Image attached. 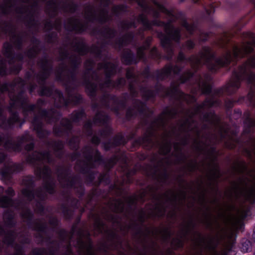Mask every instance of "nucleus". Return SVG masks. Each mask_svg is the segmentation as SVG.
<instances>
[{
    "instance_id": "f257e3e1",
    "label": "nucleus",
    "mask_w": 255,
    "mask_h": 255,
    "mask_svg": "<svg viewBox=\"0 0 255 255\" xmlns=\"http://www.w3.org/2000/svg\"><path fill=\"white\" fill-rule=\"evenodd\" d=\"M217 101L213 98L207 99L201 105L191 110L179 113L175 109H166L160 116L152 124L151 127L146 132L142 137V143L153 144V139L155 136L156 128H162L164 129L165 125L169 119L175 117L176 115L184 116V119L180 122L176 127L172 128L169 131H164L161 136V143L159 151L161 154H166L169 152L171 147V138H176L178 142L174 143V151L172 153L174 160L167 159V164H176L183 161L181 145L188 144L190 140L193 142V147L198 152L203 154L207 161L202 163V167H200L196 162L192 163L189 167L191 171L199 169L207 172L208 178L215 184L220 176L218 166L215 162L217 153L212 143L224 140L227 146L232 148L234 145H228V140L233 141V135L229 132L228 125L221 123L219 119L214 113H210L204 116V122L208 123L215 128V133L210 137H200L196 124L192 117L199 114L203 109L209 108L216 104Z\"/></svg>"
},
{
    "instance_id": "f03ea898",
    "label": "nucleus",
    "mask_w": 255,
    "mask_h": 255,
    "mask_svg": "<svg viewBox=\"0 0 255 255\" xmlns=\"http://www.w3.org/2000/svg\"><path fill=\"white\" fill-rule=\"evenodd\" d=\"M246 41L240 45L233 46V54L230 50L227 51L222 56L214 60L213 54L209 47H204L199 56H191L188 61H190L192 68L196 69L202 64L207 65L211 71L228 65L231 61L244 57L246 54L253 51L255 47V34L251 32L244 33Z\"/></svg>"
},
{
    "instance_id": "7ed1b4c3",
    "label": "nucleus",
    "mask_w": 255,
    "mask_h": 255,
    "mask_svg": "<svg viewBox=\"0 0 255 255\" xmlns=\"http://www.w3.org/2000/svg\"><path fill=\"white\" fill-rule=\"evenodd\" d=\"M72 51L78 55L68 56L65 48L60 51V58L63 61L56 73L57 80L70 83L74 78V72L81 61L79 55H84L88 52V49L82 39L75 38L69 46Z\"/></svg>"
},
{
    "instance_id": "20e7f679",
    "label": "nucleus",
    "mask_w": 255,
    "mask_h": 255,
    "mask_svg": "<svg viewBox=\"0 0 255 255\" xmlns=\"http://www.w3.org/2000/svg\"><path fill=\"white\" fill-rule=\"evenodd\" d=\"M187 196V193L184 190L177 192L168 190L159 197L155 207L149 210L146 208V210H141L139 214L138 219L140 222H142L145 218L161 217L168 211L167 205L169 206V208L171 209V211L168 213V215L172 217L175 215V210L178 205L185 204L188 202V199H186Z\"/></svg>"
},
{
    "instance_id": "39448f33",
    "label": "nucleus",
    "mask_w": 255,
    "mask_h": 255,
    "mask_svg": "<svg viewBox=\"0 0 255 255\" xmlns=\"http://www.w3.org/2000/svg\"><path fill=\"white\" fill-rule=\"evenodd\" d=\"M194 221L192 218H190L181 227L177 237L172 241V245L175 248H180L182 246L184 242L191 240L201 248H205L212 251L214 252L213 255H219L215 251L216 246L214 242L215 237L211 235L204 237L199 233L194 231Z\"/></svg>"
},
{
    "instance_id": "423d86ee",
    "label": "nucleus",
    "mask_w": 255,
    "mask_h": 255,
    "mask_svg": "<svg viewBox=\"0 0 255 255\" xmlns=\"http://www.w3.org/2000/svg\"><path fill=\"white\" fill-rule=\"evenodd\" d=\"M255 66V55L250 58L244 64L235 71L230 82L227 84L226 91L228 94L235 92L240 87L241 81L246 80L248 82L253 84L254 87L248 94V98L253 106H255V85L254 81L255 75L251 71V68Z\"/></svg>"
},
{
    "instance_id": "0eeeda50",
    "label": "nucleus",
    "mask_w": 255,
    "mask_h": 255,
    "mask_svg": "<svg viewBox=\"0 0 255 255\" xmlns=\"http://www.w3.org/2000/svg\"><path fill=\"white\" fill-rule=\"evenodd\" d=\"M72 160L77 159L76 168L83 172H87L89 169L95 167L101 162V156L96 149L91 146L86 147L82 154L78 156L74 155Z\"/></svg>"
},
{
    "instance_id": "6e6552de",
    "label": "nucleus",
    "mask_w": 255,
    "mask_h": 255,
    "mask_svg": "<svg viewBox=\"0 0 255 255\" xmlns=\"http://www.w3.org/2000/svg\"><path fill=\"white\" fill-rule=\"evenodd\" d=\"M52 88L42 87L40 91V95L41 96H49L53 95L55 99V104L57 107H61L67 105L69 103L77 104L79 103L82 100L80 95L75 93L73 90H71L67 86L66 91L67 94V99H65L62 93L58 90H55L53 91Z\"/></svg>"
},
{
    "instance_id": "1a4fd4ad",
    "label": "nucleus",
    "mask_w": 255,
    "mask_h": 255,
    "mask_svg": "<svg viewBox=\"0 0 255 255\" xmlns=\"http://www.w3.org/2000/svg\"><path fill=\"white\" fill-rule=\"evenodd\" d=\"M100 3L99 9H95L93 5H89L85 8V18L89 21H98L99 22H106L110 19L111 16L108 14L105 7L109 5V0H97Z\"/></svg>"
},
{
    "instance_id": "9d476101",
    "label": "nucleus",
    "mask_w": 255,
    "mask_h": 255,
    "mask_svg": "<svg viewBox=\"0 0 255 255\" xmlns=\"http://www.w3.org/2000/svg\"><path fill=\"white\" fill-rule=\"evenodd\" d=\"M94 65L93 60H87L85 63L86 72L85 73V84L86 88V92L88 94L91 96H94L97 89V83L98 79L96 74L92 71Z\"/></svg>"
},
{
    "instance_id": "9b49d317",
    "label": "nucleus",
    "mask_w": 255,
    "mask_h": 255,
    "mask_svg": "<svg viewBox=\"0 0 255 255\" xmlns=\"http://www.w3.org/2000/svg\"><path fill=\"white\" fill-rule=\"evenodd\" d=\"M179 84L178 81L173 82L171 83L169 89H166L160 86L156 93L161 96H170L178 100L185 101L188 103L194 102L195 101L194 97L185 95L178 90Z\"/></svg>"
},
{
    "instance_id": "f8f14e48",
    "label": "nucleus",
    "mask_w": 255,
    "mask_h": 255,
    "mask_svg": "<svg viewBox=\"0 0 255 255\" xmlns=\"http://www.w3.org/2000/svg\"><path fill=\"white\" fill-rule=\"evenodd\" d=\"M98 69H103L107 78L104 83L100 84L101 89L104 87H121L125 84V79L123 78H120L116 83L112 82L108 79L109 77L116 73L115 65L104 61L103 63L98 64Z\"/></svg>"
},
{
    "instance_id": "ddd939ff",
    "label": "nucleus",
    "mask_w": 255,
    "mask_h": 255,
    "mask_svg": "<svg viewBox=\"0 0 255 255\" xmlns=\"http://www.w3.org/2000/svg\"><path fill=\"white\" fill-rule=\"evenodd\" d=\"M35 172L37 176L43 178L44 189L48 193L52 194L54 191V183L50 177V171L48 167L44 166L41 168L37 165Z\"/></svg>"
},
{
    "instance_id": "4468645a",
    "label": "nucleus",
    "mask_w": 255,
    "mask_h": 255,
    "mask_svg": "<svg viewBox=\"0 0 255 255\" xmlns=\"http://www.w3.org/2000/svg\"><path fill=\"white\" fill-rule=\"evenodd\" d=\"M33 183L32 178L31 177H26L22 180V184L27 186V187L22 190V194L27 200L31 201L33 198H36L38 200H43L46 197L45 191H42L41 189L37 190L34 193L30 189Z\"/></svg>"
},
{
    "instance_id": "2eb2a0df",
    "label": "nucleus",
    "mask_w": 255,
    "mask_h": 255,
    "mask_svg": "<svg viewBox=\"0 0 255 255\" xmlns=\"http://www.w3.org/2000/svg\"><path fill=\"white\" fill-rule=\"evenodd\" d=\"M43 101L41 100H38L37 102V105H26L25 108L27 111H33L37 108L39 111V114L40 118L42 119H44L48 123H51L53 122L56 121L60 118V114L59 112L56 110H53L49 112L45 111H42L39 109V106L42 105Z\"/></svg>"
},
{
    "instance_id": "dca6fc26",
    "label": "nucleus",
    "mask_w": 255,
    "mask_h": 255,
    "mask_svg": "<svg viewBox=\"0 0 255 255\" xmlns=\"http://www.w3.org/2000/svg\"><path fill=\"white\" fill-rule=\"evenodd\" d=\"M58 178L60 184L64 187H72L74 188L77 187V186H80V190L81 193L83 191V188L78 180L75 178L71 179L70 177L69 176L68 171L66 169H60L58 170Z\"/></svg>"
},
{
    "instance_id": "f3484780",
    "label": "nucleus",
    "mask_w": 255,
    "mask_h": 255,
    "mask_svg": "<svg viewBox=\"0 0 255 255\" xmlns=\"http://www.w3.org/2000/svg\"><path fill=\"white\" fill-rule=\"evenodd\" d=\"M100 216L105 218L107 220H111L114 222V218L111 215L106 213L105 211L101 212L100 216L97 215L96 216L93 217L95 220V230L99 233L104 232L108 234L109 230L107 227L104 224L103 221L101 220Z\"/></svg>"
},
{
    "instance_id": "a211bd4d",
    "label": "nucleus",
    "mask_w": 255,
    "mask_h": 255,
    "mask_svg": "<svg viewBox=\"0 0 255 255\" xmlns=\"http://www.w3.org/2000/svg\"><path fill=\"white\" fill-rule=\"evenodd\" d=\"M12 39L13 45L9 42H4L2 46V53L5 57L11 59L14 62L16 61V53L13 52L12 47H16V25H15L13 26Z\"/></svg>"
},
{
    "instance_id": "6ab92c4d",
    "label": "nucleus",
    "mask_w": 255,
    "mask_h": 255,
    "mask_svg": "<svg viewBox=\"0 0 255 255\" xmlns=\"http://www.w3.org/2000/svg\"><path fill=\"white\" fill-rule=\"evenodd\" d=\"M39 64L41 68V70L37 75V79L38 80V83L42 84L49 76L52 66L50 61L48 60L46 57L40 61Z\"/></svg>"
},
{
    "instance_id": "aec40b11",
    "label": "nucleus",
    "mask_w": 255,
    "mask_h": 255,
    "mask_svg": "<svg viewBox=\"0 0 255 255\" xmlns=\"http://www.w3.org/2000/svg\"><path fill=\"white\" fill-rule=\"evenodd\" d=\"M15 172V163L12 165L5 163L3 166L0 169V175L2 180L5 182H10L12 179V175Z\"/></svg>"
},
{
    "instance_id": "412c9836",
    "label": "nucleus",
    "mask_w": 255,
    "mask_h": 255,
    "mask_svg": "<svg viewBox=\"0 0 255 255\" xmlns=\"http://www.w3.org/2000/svg\"><path fill=\"white\" fill-rule=\"evenodd\" d=\"M65 26L68 30L74 31L76 32H82L87 28L86 24L73 18L69 19Z\"/></svg>"
},
{
    "instance_id": "4be33fe9",
    "label": "nucleus",
    "mask_w": 255,
    "mask_h": 255,
    "mask_svg": "<svg viewBox=\"0 0 255 255\" xmlns=\"http://www.w3.org/2000/svg\"><path fill=\"white\" fill-rule=\"evenodd\" d=\"M27 161L33 164H38V163L44 162H50L51 161L48 152L42 153L41 152H34L32 155L27 157Z\"/></svg>"
},
{
    "instance_id": "5701e85b",
    "label": "nucleus",
    "mask_w": 255,
    "mask_h": 255,
    "mask_svg": "<svg viewBox=\"0 0 255 255\" xmlns=\"http://www.w3.org/2000/svg\"><path fill=\"white\" fill-rule=\"evenodd\" d=\"M180 71V69L178 66L173 67L171 65H167L160 71L156 72L157 78L158 80H162L167 77L172 72L177 74Z\"/></svg>"
},
{
    "instance_id": "b1692460",
    "label": "nucleus",
    "mask_w": 255,
    "mask_h": 255,
    "mask_svg": "<svg viewBox=\"0 0 255 255\" xmlns=\"http://www.w3.org/2000/svg\"><path fill=\"white\" fill-rule=\"evenodd\" d=\"M247 215L246 211L240 209L238 210L237 215L232 216L229 219V222L233 228H238L241 224V221Z\"/></svg>"
},
{
    "instance_id": "393cba45",
    "label": "nucleus",
    "mask_w": 255,
    "mask_h": 255,
    "mask_svg": "<svg viewBox=\"0 0 255 255\" xmlns=\"http://www.w3.org/2000/svg\"><path fill=\"white\" fill-rule=\"evenodd\" d=\"M211 79V77L209 75H205L204 76L200 77L198 81V85L199 89L203 94H208L211 91V86L209 82Z\"/></svg>"
},
{
    "instance_id": "a878e982",
    "label": "nucleus",
    "mask_w": 255,
    "mask_h": 255,
    "mask_svg": "<svg viewBox=\"0 0 255 255\" xmlns=\"http://www.w3.org/2000/svg\"><path fill=\"white\" fill-rule=\"evenodd\" d=\"M190 200L191 201V203H187V206L189 207L193 206L196 202H197L201 206L205 207V204L207 202L206 193L205 192L203 191L200 195L198 196L194 193L191 195V199Z\"/></svg>"
},
{
    "instance_id": "bb28decb",
    "label": "nucleus",
    "mask_w": 255,
    "mask_h": 255,
    "mask_svg": "<svg viewBox=\"0 0 255 255\" xmlns=\"http://www.w3.org/2000/svg\"><path fill=\"white\" fill-rule=\"evenodd\" d=\"M0 120L1 126L6 127L8 125L10 127L12 124L16 123V111L12 112L11 119H7L6 116L4 115L3 108L0 107Z\"/></svg>"
},
{
    "instance_id": "cd10ccee",
    "label": "nucleus",
    "mask_w": 255,
    "mask_h": 255,
    "mask_svg": "<svg viewBox=\"0 0 255 255\" xmlns=\"http://www.w3.org/2000/svg\"><path fill=\"white\" fill-rule=\"evenodd\" d=\"M72 128V125L71 122L66 119H62L61 121V126L57 127L56 126L54 128V132L58 135L60 136L63 134L65 130H69Z\"/></svg>"
},
{
    "instance_id": "c85d7f7f",
    "label": "nucleus",
    "mask_w": 255,
    "mask_h": 255,
    "mask_svg": "<svg viewBox=\"0 0 255 255\" xmlns=\"http://www.w3.org/2000/svg\"><path fill=\"white\" fill-rule=\"evenodd\" d=\"M126 77L128 80H129L130 79H131V81H129L130 92L132 96H136L135 91L134 88V83L133 82H138V79L137 78L135 77L133 69L128 68L127 69Z\"/></svg>"
},
{
    "instance_id": "c756f323",
    "label": "nucleus",
    "mask_w": 255,
    "mask_h": 255,
    "mask_svg": "<svg viewBox=\"0 0 255 255\" xmlns=\"http://www.w3.org/2000/svg\"><path fill=\"white\" fill-rule=\"evenodd\" d=\"M103 102V104L107 107H110L111 105H116L118 107H119L121 104L122 105H124L123 102L122 103H120V101L117 98L109 95L105 96ZM119 108V107H118L117 108L112 107H111V109L115 111H118Z\"/></svg>"
},
{
    "instance_id": "7c9ffc66",
    "label": "nucleus",
    "mask_w": 255,
    "mask_h": 255,
    "mask_svg": "<svg viewBox=\"0 0 255 255\" xmlns=\"http://www.w3.org/2000/svg\"><path fill=\"white\" fill-rule=\"evenodd\" d=\"M15 239L16 231L15 229H13L12 233H9L4 237L2 242L4 244L7 245H13L14 246V245L16 246ZM13 249L14 251L12 255H16V246L13 247Z\"/></svg>"
},
{
    "instance_id": "2f4dec72",
    "label": "nucleus",
    "mask_w": 255,
    "mask_h": 255,
    "mask_svg": "<svg viewBox=\"0 0 255 255\" xmlns=\"http://www.w3.org/2000/svg\"><path fill=\"white\" fill-rule=\"evenodd\" d=\"M134 109H128L127 111L126 116L128 118H130L133 115H135L137 112H142L145 109V105L144 104L139 101H135L134 102Z\"/></svg>"
},
{
    "instance_id": "473e14b6",
    "label": "nucleus",
    "mask_w": 255,
    "mask_h": 255,
    "mask_svg": "<svg viewBox=\"0 0 255 255\" xmlns=\"http://www.w3.org/2000/svg\"><path fill=\"white\" fill-rule=\"evenodd\" d=\"M13 206L16 208V200H12L11 197L7 196H0V207L3 208Z\"/></svg>"
},
{
    "instance_id": "72a5a7b5",
    "label": "nucleus",
    "mask_w": 255,
    "mask_h": 255,
    "mask_svg": "<svg viewBox=\"0 0 255 255\" xmlns=\"http://www.w3.org/2000/svg\"><path fill=\"white\" fill-rule=\"evenodd\" d=\"M34 128L36 131L37 135L40 138H43L47 135V132L42 128V124L38 121V117H35L33 121Z\"/></svg>"
},
{
    "instance_id": "f704fd0d",
    "label": "nucleus",
    "mask_w": 255,
    "mask_h": 255,
    "mask_svg": "<svg viewBox=\"0 0 255 255\" xmlns=\"http://www.w3.org/2000/svg\"><path fill=\"white\" fill-rule=\"evenodd\" d=\"M15 214L10 209L6 210L3 214V218L4 222L8 225L14 227L16 223L13 221Z\"/></svg>"
},
{
    "instance_id": "c9c22d12",
    "label": "nucleus",
    "mask_w": 255,
    "mask_h": 255,
    "mask_svg": "<svg viewBox=\"0 0 255 255\" xmlns=\"http://www.w3.org/2000/svg\"><path fill=\"white\" fill-rule=\"evenodd\" d=\"M124 203L121 200H116L114 201L110 205V209L115 212H122L124 209Z\"/></svg>"
},
{
    "instance_id": "e433bc0d",
    "label": "nucleus",
    "mask_w": 255,
    "mask_h": 255,
    "mask_svg": "<svg viewBox=\"0 0 255 255\" xmlns=\"http://www.w3.org/2000/svg\"><path fill=\"white\" fill-rule=\"evenodd\" d=\"M230 34L227 33L222 34L219 38L217 42L218 45L221 47L226 48L230 41Z\"/></svg>"
},
{
    "instance_id": "4c0bfd02",
    "label": "nucleus",
    "mask_w": 255,
    "mask_h": 255,
    "mask_svg": "<svg viewBox=\"0 0 255 255\" xmlns=\"http://www.w3.org/2000/svg\"><path fill=\"white\" fill-rule=\"evenodd\" d=\"M108 120V117L104 113L97 114L94 119V124L97 125H101L106 123Z\"/></svg>"
},
{
    "instance_id": "58836bf2",
    "label": "nucleus",
    "mask_w": 255,
    "mask_h": 255,
    "mask_svg": "<svg viewBox=\"0 0 255 255\" xmlns=\"http://www.w3.org/2000/svg\"><path fill=\"white\" fill-rule=\"evenodd\" d=\"M133 54L130 50L128 49L124 51L122 56V60L124 63L128 65L132 63H136L135 61H133Z\"/></svg>"
},
{
    "instance_id": "ea45409f",
    "label": "nucleus",
    "mask_w": 255,
    "mask_h": 255,
    "mask_svg": "<svg viewBox=\"0 0 255 255\" xmlns=\"http://www.w3.org/2000/svg\"><path fill=\"white\" fill-rule=\"evenodd\" d=\"M152 40V37H148L145 42V43L144 44V45L139 47L137 50V55L139 59H141L143 57L144 53L143 51L144 50L147 49L148 47L149 46L150 42Z\"/></svg>"
},
{
    "instance_id": "a19ab883",
    "label": "nucleus",
    "mask_w": 255,
    "mask_h": 255,
    "mask_svg": "<svg viewBox=\"0 0 255 255\" xmlns=\"http://www.w3.org/2000/svg\"><path fill=\"white\" fill-rule=\"evenodd\" d=\"M124 141L123 137L121 135H118L115 137L114 142L112 143H108L105 144L104 147L106 150H109L111 147L114 146H117L121 144H124Z\"/></svg>"
},
{
    "instance_id": "79ce46f5",
    "label": "nucleus",
    "mask_w": 255,
    "mask_h": 255,
    "mask_svg": "<svg viewBox=\"0 0 255 255\" xmlns=\"http://www.w3.org/2000/svg\"><path fill=\"white\" fill-rule=\"evenodd\" d=\"M39 43V41L36 40L34 41L33 47L27 51V55L29 57H33L37 54L40 50L38 46Z\"/></svg>"
},
{
    "instance_id": "37998d69",
    "label": "nucleus",
    "mask_w": 255,
    "mask_h": 255,
    "mask_svg": "<svg viewBox=\"0 0 255 255\" xmlns=\"http://www.w3.org/2000/svg\"><path fill=\"white\" fill-rule=\"evenodd\" d=\"M179 23L181 25L184 27L186 31L190 34H192L195 29V26L194 24H189L184 19H182L179 21Z\"/></svg>"
},
{
    "instance_id": "c03bdc74",
    "label": "nucleus",
    "mask_w": 255,
    "mask_h": 255,
    "mask_svg": "<svg viewBox=\"0 0 255 255\" xmlns=\"http://www.w3.org/2000/svg\"><path fill=\"white\" fill-rule=\"evenodd\" d=\"M255 126V121L251 118L250 117H247L244 122V132L248 133L251 131L250 128Z\"/></svg>"
},
{
    "instance_id": "a18cd8bd",
    "label": "nucleus",
    "mask_w": 255,
    "mask_h": 255,
    "mask_svg": "<svg viewBox=\"0 0 255 255\" xmlns=\"http://www.w3.org/2000/svg\"><path fill=\"white\" fill-rule=\"evenodd\" d=\"M48 147L49 148H52L56 152H58L59 151L61 152V150L63 147V144L61 141H54L50 143L48 145ZM56 154L57 156H60L58 153H56Z\"/></svg>"
},
{
    "instance_id": "49530a36",
    "label": "nucleus",
    "mask_w": 255,
    "mask_h": 255,
    "mask_svg": "<svg viewBox=\"0 0 255 255\" xmlns=\"http://www.w3.org/2000/svg\"><path fill=\"white\" fill-rule=\"evenodd\" d=\"M203 218L200 219L201 222L207 226H210L211 225V215L209 212L208 207L206 208V211L203 213Z\"/></svg>"
},
{
    "instance_id": "de8ad7c7",
    "label": "nucleus",
    "mask_w": 255,
    "mask_h": 255,
    "mask_svg": "<svg viewBox=\"0 0 255 255\" xmlns=\"http://www.w3.org/2000/svg\"><path fill=\"white\" fill-rule=\"evenodd\" d=\"M84 116L83 111L80 110L73 112L71 115V120L73 122H78Z\"/></svg>"
},
{
    "instance_id": "09e8293b",
    "label": "nucleus",
    "mask_w": 255,
    "mask_h": 255,
    "mask_svg": "<svg viewBox=\"0 0 255 255\" xmlns=\"http://www.w3.org/2000/svg\"><path fill=\"white\" fill-rule=\"evenodd\" d=\"M61 25V21L57 20L54 24H52L50 21H47L45 23V28L46 30H50L52 27H54L56 30H58Z\"/></svg>"
},
{
    "instance_id": "8fccbe9b",
    "label": "nucleus",
    "mask_w": 255,
    "mask_h": 255,
    "mask_svg": "<svg viewBox=\"0 0 255 255\" xmlns=\"http://www.w3.org/2000/svg\"><path fill=\"white\" fill-rule=\"evenodd\" d=\"M7 66L3 59H0V76H5L7 75Z\"/></svg>"
},
{
    "instance_id": "3c124183",
    "label": "nucleus",
    "mask_w": 255,
    "mask_h": 255,
    "mask_svg": "<svg viewBox=\"0 0 255 255\" xmlns=\"http://www.w3.org/2000/svg\"><path fill=\"white\" fill-rule=\"evenodd\" d=\"M46 226V225L43 221L38 220L35 222L33 228L35 230L41 232L44 230Z\"/></svg>"
},
{
    "instance_id": "603ef678",
    "label": "nucleus",
    "mask_w": 255,
    "mask_h": 255,
    "mask_svg": "<svg viewBox=\"0 0 255 255\" xmlns=\"http://www.w3.org/2000/svg\"><path fill=\"white\" fill-rule=\"evenodd\" d=\"M10 11V6L8 4L5 2L3 3L0 4V13L6 15H7Z\"/></svg>"
},
{
    "instance_id": "864d4df0",
    "label": "nucleus",
    "mask_w": 255,
    "mask_h": 255,
    "mask_svg": "<svg viewBox=\"0 0 255 255\" xmlns=\"http://www.w3.org/2000/svg\"><path fill=\"white\" fill-rule=\"evenodd\" d=\"M104 37L106 38H111L115 36V31L109 28H105L102 32Z\"/></svg>"
},
{
    "instance_id": "5fc2aeb1",
    "label": "nucleus",
    "mask_w": 255,
    "mask_h": 255,
    "mask_svg": "<svg viewBox=\"0 0 255 255\" xmlns=\"http://www.w3.org/2000/svg\"><path fill=\"white\" fill-rule=\"evenodd\" d=\"M133 36L132 33H128L119 42L120 46H123L126 45L133 38Z\"/></svg>"
},
{
    "instance_id": "6e6d98bb",
    "label": "nucleus",
    "mask_w": 255,
    "mask_h": 255,
    "mask_svg": "<svg viewBox=\"0 0 255 255\" xmlns=\"http://www.w3.org/2000/svg\"><path fill=\"white\" fill-rule=\"evenodd\" d=\"M79 138L78 137H73L69 141V145L71 148L77 149L78 147Z\"/></svg>"
},
{
    "instance_id": "4d7b16f0",
    "label": "nucleus",
    "mask_w": 255,
    "mask_h": 255,
    "mask_svg": "<svg viewBox=\"0 0 255 255\" xmlns=\"http://www.w3.org/2000/svg\"><path fill=\"white\" fill-rule=\"evenodd\" d=\"M102 48L94 45L90 49V52L94 54L97 58H101V53L102 52Z\"/></svg>"
},
{
    "instance_id": "13d9d810",
    "label": "nucleus",
    "mask_w": 255,
    "mask_h": 255,
    "mask_svg": "<svg viewBox=\"0 0 255 255\" xmlns=\"http://www.w3.org/2000/svg\"><path fill=\"white\" fill-rule=\"evenodd\" d=\"M4 143V146L6 147L8 145L11 144V141L7 137L1 134L0 135V146Z\"/></svg>"
},
{
    "instance_id": "bf43d9fd",
    "label": "nucleus",
    "mask_w": 255,
    "mask_h": 255,
    "mask_svg": "<svg viewBox=\"0 0 255 255\" xmlns=\"http://www.w3.org/2000/svg\"><path fill=\"white\" fill-rule=\"evenodd\" d=\"M140 91L142 96L146 99L151 98L155 95V92L148 90H146L145 89H141Z\"/></svg>"
},
{
    "instance_id": "052dcab7",
    "label": "nucleus",
    "mask_w": 255,
    "mask_h": 255,
    "mask_svg": "<svg viewBox=\"0 0 255 255\" xmlns=\"http://www.w3.org/2000/svg\"><path fill=\"white\" fill-rule=\"evenodd\" d=\"M118 158L116 156L111 158L105 164V167L107 169L109 170L112 168L117 162Z\"/></svg>"
},
{
    "instance_id": "680f3d73",
    "label": "nucleus",
    "mask_w": 255,
    "mask_h": 255,
    "mask_svg": "<svg viewBox=\"0 0 255 255\" xmlns=\"http://www.w3.org/2000/svg\"><path fill=\"white\" fill-rule=\"evenodd\" d=\"M126 9V7L123 5H117V6H115L113 7L112 12L114 14H118L121 12L125 11Z\"/></svg>"
},
{
    "instance_id": "e2e57ef3",
    "label": "nucleus",
    "mask_w": 255,
    "mask_h": 255,
    "mask_svg": "<svg viewBox=\"0 0 255 255\" xmlns=\"http://www.w3.org/2000/svg\"><path fill=\"white\" fill-rule=\"evenodd\" d=\"M22 218L25 220H29L31 218V213L28 209H24L21 213Z\"/></svg>"
},
{
    "instance_id": "0e129e2a",
    "label": "nucleus",
    "mask_w": 255,
    "mask_h": 255,
    "mask_svg": "<svg viewBox=\"0 0 255 255\" xmlns=\"http://www.w3.org/2000/svg\"><path fill=\"white\" fill-rule=\"evenodd\" d=\"M192 76V74L190 72L188 71L184 74H183L181 77L180 78V83H183L185 82L187 80H188L191 76Z\"/></svg>"
},
{
    "instance_id": "69168bd1",
    "label": "nucleus",
    "mask_w": 255,
    "mask_h": 255,
    "mask_svg": "<svg viewBox=\"0 0 255 255\" xmlns=\"http://www.w3.org/2000/svg\"><path fill=\"white\" fill-rule=\"evenodd\" d=\"M92 126V123L90 121L85 123L84 126V128L87 134L89 135L92 134V131L91 130V128Z\"/></svg>"
},
{
    "instance_id": "338daca9",
    "label": "nucleus",
    "mask_w": 255,
    "mask_h": 255,
    "mask_svg": "<svg viewBox=\"0 0 255 255\" xmlns=\"http://www.w3.org/2000/svg\"><path fill=\"white\" fill-rule=\"evenodd\" d=\"M131 27H135L134 22H130L128 21H124L122 23V27L124 29H128Z\"/></svg>"
},
{
    "instance_id": "774afa93",
    "label": "nucleus",
    "mask_w": 255,
    "mask_h": 255,
    "mask_svg": "<svg viewBox=\"0 0 255 255\" xmlns=\"http://www.w3.org/2000/svg\"><path fill=\"white\" fill-rule=\"evenodd\" d=\"M7 157V154L4 150L0 148V164L3 163Z\"/></svg>"
}]
</instances>
